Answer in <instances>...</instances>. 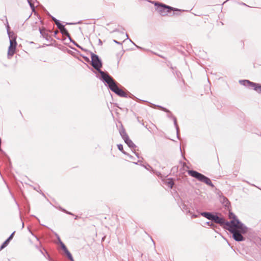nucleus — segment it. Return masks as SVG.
Wrapping results in <instances>:
<instances>
[{
	"label": "nucleus",
	"instance_id": "nucleus-38",
	"mask_svg": "<svg viewBox=\"0 0 261 261\" xmlns=\"http://www.w3.org/2000/svg\"><path fill=\"white\" fill-rule=\"evenodd\" d=\"M129 41L132 42L138 48H140V47L137 46V45H136L130 39H129Z\"/></svg>",
	"mask_w": 261,
	"mask_h": 261
},
{
	"label": "nucleus",
	"instance_id": "nucleus-6",
	"mask_svg": "<svg viewBox=\"0 0 261 261\" xmlns=\"http://www.w3.org/2000/svg\"><path fill=\"white\" fill-rule=\"evenodd\" d=\"M155 6L156 7V10L162 16H165L168 13L171 12L172 11L174 12H180L181 10L172 7L171 6L155 2Z\"/></svg>",
	"mask_w": 261,
	"mask_h": 261
},
{
	"label": "nucleus",
	"instance_id": "nucleus-48",
	"mask_svg": "<svg viewBox=\"0 0 261 261\" xmlns=\"http://www.w3.org/2000/svg\"><path fill=\"white\" fill-rule=\"evenodd\" d=\"M125 36H126V39H128V34H125Z\"/></svg>",
	"mask_w": 261,
	"mask_h": 261
},
{
	"label": "nucleus",
	"instance_id": "nucleus-37",
	"mask_svg": "<svg viewBox=\"0 0 261 261\" xmlns=\"http://www.w3.org/2000/svg\"><path fill=\"white\" fill-rule=\"evenodd\" d=\"M198 217V215L193 214L192 215V218H197Z\"/></svg>",
	"mask_w": 261,
	"mask_h": 261
},
{
	"label": "nucleus",
	"instance_id": "nucleus-17",
	"mask_svg": "<svg viewBox=\"0 0 261 261\" xmlns=\"http://www.w3.org/2000/svg\"><path fill=\"white\" fill-rule=\"evenodd\" d=\"M120 134L123 140L125 138H128V136L126 134L125 129L122 127V128L119 130Z\"/></svg>",
	"mask_w": 261,
	"mask_h": 261
},
{
	"label": "nucleus",
	"instance_id": "nucleus-20",
	"mask_svg": "<svg viewBox=\"0 0 261 261\" xmlns=\"http://www.w3.org/2000/svg\"><path fill=\"white\" fill-rule=\"evenodd\" d=\"M64 253L66 254V255L67 256V257H68V258L70 261H74L73 258L71 253L68 251V250H66L64 252Z\"/></svg>",
	"mask_w": 261,
	"mask_h": 261
},
{
	"label": "nucleus",
	"instance_id": "nucleus-36",
	"mask_svg": "<svg viewBox=\"0 0 261 261\" xmlns=\"http://www.w3.org/2000/svg\"><path fill=\"white\" fill-rule=\"evenodd\" d=\"M126 155H127L129 157V159H134V156H132V155H130V154H129L128 153H127V154H126Z\"/></svg>",
	"mask_w": 261,
	"mask_h": 261
},
{
	"label": "nucleus",
	"instance_id": "nucleus-4",
	"mask_svg": "<svg viewBox=\"0 0 261 261\" xmlns=\"http://www.w3.org/2000/svg\"><path fill=\"white\" fill-rule=\"evenodd\" d=\"M108 85L110 89L118 96L122 97H127V94L118 86V83L111 75H108L107 77L102 81Z\"/></svg>",
	"mask_w": 261,
	"mask_h": 261
},
{
	"label": "nucleus",
	"instance_id": "nucleus-27",
	"mask_svg": "<svg viewBox=\"0 0 261 261\" xmlns=\"http://www.w3.org/2000/svg\"><path fill=\"white\" fill-rule=\"evenodd\" d=\"M206 224L208 226H211V227H213V228L216 227V226L214 224H213L212 222H210V221L206 222Z\"/></svg>",
	"mask_w": 261,
	"mask_h": 261
},
{
	"label": "nucleus",
	"instance_id": "nucleus-2",
	"mask_svg": "<svg viewBox=\"0 0 261 261\" xmlns=\"http://www.w3.org/2000/svg\"><path fill=\"white\" fill-rule=\"evenodd\" d=\"M228 211H229V218L232 219L230 221H233V223L229 224V226L238 232L239 234L243 236L246 234L248 231V228L237 218L236 215L231 211L230 208Z\"/></svg>",
	"mask_w": 261,
	"mask_h": 261
},
{
	"label": "nucleus",
	"instance_id": "nucleus-13",
	"mask_svg": "<svg viewBox=\"0 0 261 261\" xmlns=\"http://www.w3.org/2000/svg\"><path fill=\"white\" fill-rule=\"evenodd\" d=\"M164 184L167 185L169 188L172 189L174 185V182L172 178H168Z\"/></svg>",
	"mask_w": 261,
	"mask_h": 261
},
{
	"label": "nucleus",
	"instance_id": "nucleus-29",
	"mask_svg": "<svg viewBox=\"0 0 261 261\" xmlns=\"http://www.w3.org/2000/svg\"><path fill=\"white\" fill-rule=\"evenodd\" d=\"M152 172L154 174H156L158 176H159V177L161 176V173L160 172H158V171H155V170H153V169L152 170Z\"/></svg>",
	"mask_w": 261,
	"mask_h": 261
},
{
	"label": "nucleus",
	"instance_id": "nucleus-50",
	"mask_svg": "<svg viewBox=\"0 0 261 261\" xmlns=\"http://www.w3.org/2000/svg\"><path fill=\"white\" fill-rule=\"evenodd\" d=\"M74 219H75V220L77 219H78V216H76Z\"/></svg>",
	"mask_w": 261,
	"mask_h": 261
},
{
	"label": "nucleus",
	"instance_id": "nucleus-31",
	"mask_svg": "<svg viewBox=\"0 0 261 261\" xmlns=\"http://www.w3.org/2000/svg\"><path fill=\"white\" fill-rule=\"evenodd\" d=\"M56 236H57V239H58V242H59V243L60 244H61V242H62L60 238V237L59 236V235L57 234V233H56Z\"/></svg>",
	"mask_w": 261,
	"mask_h": 261
},
{
	"label": "nucleus",
	"instance_id": "nucleus-7",
	"mask_svg": "<svg viewBox=\"0 0 261 261\" xmlns=\"http://www.w3.org/2000/svg\"><path fill=\"white\" fill-rule=\"evenodd\" d=\"M239 83L245 87L253 89L257 93H261V84H260L254 83L247 80H240Z\"/></svg>",
	"mask_w": 261,
	"mask_h": 261
},
{
	"label": "nucleus",
	"instance_id": "nucleus-8",
	"mask_svg": "<svg viewBox=\"0 0 261 261\" xmlns=\"http://www.w3.org/2000/svg\"><path fill=\"white\" fill-rule=\"evenodd\" d=\"M153 105L154 107H158V108H160L161 110L168 113L167 116L168 118H172L173 119L174 124L176 130L177 137L178 139H180L179 136V127H178L177 123V120H176V117L175 116H173L172 114H171V111H170L169 110L167 109L166 108H165L163 107H162L161 106H159V105Z\"/></svg>",
	"mask_w": 261,
	"mask_h": 261
},
{
	"label": "nucleus",
	"instance_id": "nucleus-35",
	"mask_svg": "<svg viewBox=\"0 0 261 261\" xmlns=\"http://www.w3.org/2000/svg\"><path fill=\"white\" fill-rule=\"evenodd\" d=\"M73 44L75 45L76 47L82 48V47L76 42H74Z\"/></svg>",
	"mask_w": 261,
	"mask_h": 261
},
{
	"label": "nucleus",
	"instance_id": "nucleus-51",
	"mask_svg": "<svg viewBox=\"0 0 261 261\" xmlns=\"http://www.w3.org/2000/svg\"><path fill=\"white\" fill-rule=\"evenodd\" d=\"M66 24H72L73 23H67Z\"/></svg>",
	"mask_w": 261,
	"mask_h": 261
},
{
	"label": "nucleus",
	"instance_id": "nucleus-14",
	"mask_svg": "<svg viewBox=\"0 0 261 261\" xmlns=\"http://www.w3.org/2000/svg\"><path fill=\"white\" fill-rule=\"evenodd\" d=\"M180 207L182 211L185 212L187 213H189L190 214H192V213L191 212L190 210L188 208V206L184 202H181V203L180 205Z\"/></svg>",
	"mask_w": 261,
	"mask_h": 261
},
{
	"label": "nucleus",
	"instance_id": "nucleus-9",
	"mask_svg": "<svg viewBox=\"0 0 261 261\" xmlns=\"http://www.w3.org/2000/svg\"><path fill=\"white\" fill-rule=\"evenodd\" d=\"M220 201L222 204L225 206V208L227 210H229L231 207V205L228 199L226 197L222 196L220 197Z\"/></svg>",
	"mask_w": 261,
	"mask_h": 261
},
{
	"label": "nucleus",
	"instance_id": "nucleus-46",
	"mask_svg": "<svg viewBox=\"0 0 261 261\" xmlns=\"http://www.w3.org/2000/svg\"><path fill=\"white\" fill-rule=\"evenodd\" d=\"M141 124H142V125L144 126L147 129H148L147 128V126L144 125V123L143 122H142Z\"/></svg>",
	"mask_w": 261,
	"mask_h": 261
},
{
	"label": "nucleus",
	"instance_id": "nucleus-40",
	"mask_svg": "<svg viewBox=\"0 0 261 261\" xmlns=\"http://www.w3.org/2000/svg\"><path fill=\"white\" fill-rule=\"evenodd\" d=\"M84 59L85 60V61H86L87 62H89V59L87 57H84Z\"/></svg>",
	"mask_w": 261,
	"mask_h": 261
},
{
	"label": "nucleus",
	"instance_id": "nucleus-39",
	"mask_svg": "<svg viewBox=\"0 0 261 261\" xmlns=\"http://www.w3.org/2000/svg\"><path fill=\"white\" fill-rule=\"evenodd\" d=\"M67 37H68V38L69 39V40H70V41H71V40H72V39L71 38V36H70V34H69V35H68V36H67Z\"/></svg>",
	"mask_w": 261,
	"mask_h": 261
},
{
	"label": "nucleus",
	"instance_id": "nucleus-32",
	"mask_svg": "<svg viewBox=\"0 0 261 261\" xmlns=\"http://www.w3.org/2000/svg\"><path fill=\"white\" fill-rule=\"evenodd\" d=\"M15 231H14L13 232L11 235L8 237L10 239V240H12L14 237V233H15Z\"/></svg>",
	"mask_w": 261,
	"mask_h": 261
},
{
	"label": "nucleus",
	"instance_id": "nucleus-24",
	"mask_svg": "<svg viewBox=\"0 0 261 261\" xmlns=\"http://www.w3.org/2000/svg\"><path fill=\"white\" fill-rule=\"evenodd\" d=\"M9 244V243L6 240L1 246L0 249L2 250L4 248H5Z\"/></svg>",
	"mask_w": 261,
	"mask_h": 261
},
{
	"label": "nucleus",
	"instance_id": "nucleus-44",
	"mask_svg": "<svg viewBox=\"0 0 261 261\" xmlns=\"http://www.w3.org/2000/svg\"><path fill=\"white\" fill-rule=\"evenodd\" d=\"M11 240H10V238H9L6 240V241H7L9 243V242H10V241Z\"/></svg>",
	"mask_w": 261,
	"mask_h": 261
},
{
	"label": "nucleus",
	"instance_id": "nucleus-12",
	"mask_svg": "<svg viewBox=\"0 0 261 261\" xmlns=\"http://www.w3.org/2000/svg\"><path fill=\"white\" fill-rule=\"evenodd\" d=\"M39 32L41 34V35L45 38L46 40H48L50 37L48 34V33L46 32V31L44 29H41L39 28Z\"/></svg>",
	"mask_w": 261,
	"mask_h": 261
},
{
	"label": "nucleus",
	"instance_id": "nucleus-47",
	"mask_svg": "<svg viewBox=\"0 0 261 261\" xmlns=\"http://www.w3.org/2000/svg\"><path fill=\"white\" fill-rule=\"evenodd\" d=\"M158 56H159V57L162 58H165L163 56H161V55H157Z\"/></svg>",
	"mask_w": 261,
	"mask_h": 261
},
{
	"label": "nucleus",
	"instance_id": "nucleus-1",
	"mask_svg": "<svg viewBox=\"0 0 261 261\" xmlns=\"http://www.w3.org/2000/svg\"><path fill=\"white\" fill-rule=\"evenodd\" d=\"M212 221L219 224L224 229L228 230L232 234V237L236 241L242 242L245 240V237L239 234L238 232L233 230L230 226H229V224L233 223V221H227L224 218L219 217L217 215H214Z\"/></svg>",
	"mask_w": 261,
	"mask_h": 261
},
{
	"label": "nucleus",
	"instance_id": "nucleus-21",
	"mask_svg": "<svg viewBox=\"0 0 261 261\" xmlns=\"http://www.w3.org/2000/svg\"><path fill=\"white\" fill-rule=\"evenodd\" d=\"M118 149L122 152L124 154H127V153L123 150V145L121 144L117 145Z\"/></svg>",
	"mask_w": 261,
	"mask_h": 261
},
{
	"label": "nucleus",
	"instance_id": "nucleus-30",
	"mask_svg": "<svg viewBox=\"0 0 261 261\" xmlns=\"http://www.w3.org/2000/svg\"><path fill=\"white\" fill-rule=\"evenodd\" d=\"M47 14L51 17V19L53 21H54V22H55V21L57 20L58 19H56L55 17H53V16L50 15L48 12H47Z\"/></svg>",
	"mask_w": 261,
	"mask_h": 261
},
{
	"label": "nucleus",
	"instance_id": "nucleus-33",
	"mask_svg": "<svg viewBox=\"0 0 261 261\" xmlns=\"http://www.w3.org/2000/svg\"><path fill=\"white\" fill-rule=\"evenodd\" d=\"M46 253L47 255V259L49 260V261H51V257H50V255H49V254L48 253V252H47V251H46Z\"/></svg>",
	"mask_w": 261,
	"mask_h": 261
},
{
	"label": "nucleus",
	"instance_id": "nucleus-41",
	"mask_svg": "<svg viewBox=\"0 0 261 261\" xmlns=\"http://www.w3.org/2000/svg\"><path fill=\"white\" fill-rule=\"evenodd\" d=\"M134 152L135 153V155L137 156V157L138 158H139V154H138V153H137V152H135V151H134Z\"/></svg>",
	"mask_w": 261,
	"mask_h": 261
},
{
	"label": "nucleus",
	"instance_id": "nucleus-34",
	"mask_svg": "<svg viewBox=\"0 0 261 261\" xmlns=\"http://www.w3.org/2000/svg\"><path fill=\"white\" fill-rule=\"evenodd\" d=\"M113 42H115L116 44L122 45V43L121 42H119V41H117L116 40H113Z\"/></svg>",
	"mask_w": 261,
	"mask_h": 261
},
{
	"label": "nucleus",
	"instance_id": "nucleus-45",
	"mask_svg": "<svg viewBox=\"0 0 261 261\" xmlns=\"http://www.w3.org/2000/svg\"><path fill=\"white\" fill-rule=\"evenodd\" d=\"M240 4H241V5H244V6H248L246 4H245V3H243V2H242V3H240Z\"/></svg>",
	"mask_w": 261,
	"mask_h": 261
},
{
	"label": "nucleus",
	"instance_id": "nucleus-22",
	"mask_svg": "<svg viewBox=\"0 0 261 261\" xmlns=\"http://www.w3.org/2000/svg\"><path fill=\"white\" fill-rule=\"evenodd\" d=\"M31 9L33 11H34L35 10V6L34 5V4H33V0H27Z\"/></svg>",
	"mask_w": 261,
	"mask_h": 261
},
{
	"label": "nucleus",
	"instance_id": "nucleus-18",
	"mask_svg": "<svg viewBox=\"0 0 261 261\" xmlns=\"http://www.w3.org/2000/svg\"><path fill=\"white\" fill-rule=\"evenodd\" d=\"M59 30L63 35L66 36L67 37L70 34L64 25Z\"/></svg>",
	"mask_w": 261,
	"mask_h": 261
},
{
	"label": "nucleus",
	"instance_id": "nucleus-28",
	"mask_svg": "<svg viewBox=\"0 0 261 261\" xmlns=\"http://www.w3.org/2000/svg\"><path fill=\"white\" fill-rule=\"evenodd\" d=\"M143 167H144V168L148 170L150 169L151 171H152L153 170L152 168L149 164H147L146 166L143 165Z\"/></svg>",
	"mask_w": 261,
	"mask_h": 261
},
{
	"label": "nucleus",
	"instance_id": "nucleus-23",
	"mask_svg": "<svg viewBox=\"0 0 261 261\" xmlns=\"http://www.w3.org/2000/svg\"><path fill=\"white\" fill-rule=\"evenodd\" d=\"M55 24H56L57 28L60 29H61V28H62V27L64 26V25H63L60 20H59L58 19L56 21H55Z\"/></svg>",
	"mask_w": 261,
	"mask_h": 261
},
{
	"label": "nucleus",
	"instance_id": "nucleus-54",
	"mask_svg": "<svg viewBox=\"0 0 261 261\" xmlns=\"http://www.w3.org/2000/svg\"><path fill=\"white\" fill-rule=\"evenodd\" d=\"M36 239H37V240H39V239H38V238L37 237H36Z\"/></svg>",
	"mask_w": 261,
	"mask_h": 261
},
{
	"label": "nucleus",
	"instance_id": "nucleus-26",
	"mask_svg": "<svg viewBox=\"0 0 261 261\" xmlns=\"http://www.w3.org/2000/svg\"><path fill=\"white\" fill-rule=\"evenodd\" d=\"M59 209L60 210H61L62 212L68 214V215H74L73 214H72V213L70 212H68V211H67L66 210L62 208L61 207H59Z\"/></svg>",
	"mask_w": 261,
	"mask_h": 261
},
{
	"label": "nucleus",
	"instance_id": "nucleus-25",
	"mask_svg": "<svg viewBox=\"0 0 261 261\" xmlns=\"http://www.w3.org/2000/svg\"><path fill=\"white\" fill-rule=\"evenodd\" d=\"M62 249L65 252L66 250H68L66 245L62 242H61V244H60Z\"/></svg>",
	"mask_w": 261,
	"mask_h": 261
},
{
	"label": "nucleus",
	"instance_id": "nucleus-53",
	"mask_svg": "<svg viewBox=\"0 0 261 261\" xmlns=\"http://www.w3.org/2000/svg\"><path fill=\"white\" fill-rule=\"evenodd\" d=\"M40 252L42 253V254H43V252L42 250H40Z\"/></svg>",
	"mask_w": 261,
	"mask_h": 261
},
{
	"label": "nucleus",
	"instance_id": "nucleus-5",
	"mask_svg": "<svg viewBox=\"0 0 261 261\" xmlns=\"http://www.w3.org/2000/svg\"><path fill=\"white\" fill-rule=\"evenodd\" d=\"M188 174L197 179L201 182H203L212 188L215 187L211 179L203 174L193 170H189L187 171Z\"/></svg>",
	"mask_w": 261,
	"mask_h": 261
},
{
	"label": "nucleus",
	"instance_id": "nucleus-42",
	"mask_svg": "<svg viewBox=\"0 0 261 261\" xmlns=\"http://www.w3.org/2000/svg\"><path fill=\"white\" fill-rule=\"evenodd\" d=\"M58 33L57 31L54 32V36L56 37V35Z\"/></svg>",
	"mask_w": 261,
	"mask_h": 261
},
{
	"label": "nucleus",
	"instance_id": "nucleus-55",
	"mask_svg": "<svg viewBox=\"0 0 261 261\" xmlns=\"http://www.w3.org/2000/svg\"><path fill=\"white\" fill-rule=\"evenodd\" d=\"M134 163L135 164H137V163H136V162H134Z\"/></svg>",
	"mask_w": 261,
	"mask_h": 261
},
{
	"label": "nucleus",
	"instance_id": "nucleus-10",
	"mask_svg": "<svg viewBox=\"0 0 261 261\" xmlns=\"http://www.w3.org/2000/svg\"><path fill=\"white\" fill-rule=\"evenodd\" d=\"M125 143L128 145V146L132 149H135L136 147V145L133 142V141L129 139V137L123 140Z\"/></svg>",
	"mask_w": 261,
	"mask_h": 261
},
{
	"label": "nucleus",
	"instance_id": "nucleus-43",
	"mask_svg": "<svg viewBox=\"0 0 261 261\" xmlns=\"http://www.w3.org/2000/svg\"><path fill=\"white\" fill-rule=\"evenodd\" d=\"M99 44L102 45V41L100 39L98 40Z\"/></svg>",
	"mask_w": 261,
	"mask_h": 261
},
{
	"label": "nucleus",
	"instance_id": "nucleus-19",
	"mask_svg": "<svg viewBox=\"0 0 261 261\" xmlns=\"http://www.w3.org/2000/svg\"><path fill=\"white\" fill-rule=\"evenodd\" d=\"M16 48L12 47L10 48L9 47L8 51V56H12L15 51Z\"/></svg>",
	"mask_w": 261,
	"mask_h": 261
},
{
	"label": "nucleus",
	"instance_id": "nucleus-16",
	"mask_svg": "<svg viewBox=\"0 0 261 261\" xmlns=\"http://www.w3.org/2000/svg\"><path fill=\"white\" fill-rule=\"evenodd\" d=\"M7 31L9 39H12V38H13V37H16V35L13 32H11L10 31V27L9 24H7Z\"/></svg>",
	"mask_w": 261,
	"mask_h": 261
},
{
	"label": "nucleus",
	"instance_id": "nucleus-52",
	"mask_svg": "<svg viewBox=\"0 0 261 261\" xmlns=\"http://www.w3.org/2000/svg\"><path fill=\"white\" fill-rule=\"evenodd\" d=\"M173 14H176V15H178V14L176 13H175V12H174V13H173Z\"/></svg>",
	"mask_w": 261,
	"mask_h": 261
},
{
	"label": "nucleus",
	"instance_id": "nucleus-3",
	"mask_svg": "<svg viewBox=\"0 0 261 261\" xmlns=\"http://www.w3.org/2000/svg\"><path fill=\"white\" fill-rule=\"evenodd\" d=\"M91 65L92 67L97 71L100 75H97L96 76L99 78L101 81H103L107 77L108 75H110L108 72L102 71L100 68L102 67V64L101 60L99 58L98 56L94 54L93 53L91 54Z\"/></svg>",
	"mask_w": 261,
	"mask_h": 261
},
{
	"label": "nucleus",
	"instance_id": "nucleus-11",
	"mask_svg": "<svg viewBox=\"0 0 261 261\" xmlns=\"http://www.w3.org/2000/svg\"><path fill=\"white\" fill-rule=\"evenodd\" d=\"M200 215L207 218L208 220L212 221V219H213L214 214L211 212H204L200 213Z\"/></svg>",
	"mask_w": 261,
	"mask_h": 261
},
{
	"label": "nucleus",
	"instance_id": "nucleus-49",
	"mask_svg": "<svg viewBox=\"0 0 261 261\" xmlns=\"http://www.w3.org/2000/svg\"><path fill=\"white\" fill-rule=\"evenodd\" d=\"M71 42L73 43V44L74 43V42H75V41L74 40H73V39H72L71 41H70Z\"/></svg>",
	"mask_w": 261,
	"mask_h": 261
},
{
	"label": "nucleus",
	"instance_id": "nucleus-15",
	"mask_svg": "<svg viewBox=\"0 0 261 261\" xmlns=\"http://www.w3.org/2000/svg\"><path fill=\"white\" fill-rule=\"evenodd\" d=\"M10 40V46H9V47L10 48H12V47H15L16 48V45H17V42H16V37H13V38H12V39H9Z\"/></svg>",
	"mask_w": 261,
	"mask_h": 261
}]
</instances>
